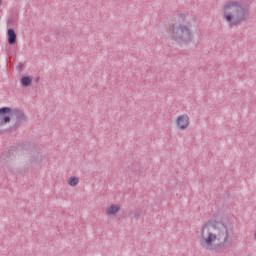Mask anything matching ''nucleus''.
Wrapping results in <instances>:
<instances>
[{"label": "nucleus", "mask_w": 256, "mask_h": 256, "mask_svg": "<svg viewBox=\"0 0 256 256\" xmlns=\"http://www.w3.org/2000/svg\"><path fill=\"white\" fill-rule=\"evenodd\" d=\"M191 126V118L189 114H180L174 119V127L176 131H187Z\"/></svg>", "instance_id": "obj_4"}, {"label": "nucleus", "mask_w": 256, "mask_h": 256, "mask_svg": "<svg viewBox=\"0 0 256 256\" xmlns=\"http://www.w3.org/2000/svg\"><path fill=\"white\" fill-rule=\"evenodd\" d=\"M1 5H3V0H0V7H1Z\"/></svg>", "instance_id": "obj_11"}, {"label": "nucleus", "mask_w": 256, "mask_h": 256, "mask_svg": "<svg viewBox=\"0 0 256 256\" xmlns=\"http://www.w3.org/2000/svg\"><path fill=\"white\" fill-rule=\"evenodd\" d=\"M221 15L229 27H239L249 19V6L241 0H228L222 6Z\"/></svg>", "instance_id": "obj_2"}, {"label": "nucleus", "mask_w": 256, "mask_h": 256, "mask_svg": "<svg viewBox=\"0 0 256 256\" xmlns=\"http://www.w3.org/2000/svg\"><path fill=\"white\" fill-rule=\"evenodd\" d=\"M21 83H22L23 87H29V85H31V83H32L31 77H29V76L22 77Z\"/></svg>", "instance_id": "obj_9"}, {"label": "nucleus", "mask_w": 256, "mask_h": 256, "mask_svg": "<svg viewBox=\"0 0 256 256\" xmlns=\"http://www.w3.org/2000/svg\"><path fill=\"white\" fill-rule=\"evenodd\" d=\"M18 115H20L21 117H24L23 112L18 111Z\"/></svg>", "instance_id": "obj_10"}, {"label": "nucleus", "mask_w": 256, "mask_h": 256, "mask_svg": "<svg viewBox=\"0 0 256 256\" xmlns=\"http://www.w3.org/2000/svg\"><path fill=\"white\" fill-rule=\"evenodd\" d=\"M79 181V177L71 176L67 179V185H69V187H77V185H79Z\"/></svg>", "instance_id": "obj_8"}, {"label": "nucleus", "mask_w": 256, "mask_h": 256, "mask_svg": "<svg viewBox=\"0 0 256 256\" xmlns=\"http://www.w3.org/2000/svg\"><path fill=\"white\" fill-rule=\"evenodd\" d=\"M187 17L180 14L176 20V24H170L167 28V33L175 45H189L193 41V30L191 25L185 23Z\"/></svg>", "instance_id": "obj_3"}, {"label": "nucleus", "mask_w": 256, "mask_h": 256, "mask_svg": "<svg viewBox=\"0 0 256 256\" xmlns=\"http://www.w3.org/2000/svg\"><path fill=\"white\" fill-rule=\"evenodd\" d=\"M119 211H121V204H110L106 207L105 214L108 215V217H115Z\"/></svg>", "instance_id": "obj_6"}, {"label": "nucleus", "mask_w": 256, "mask_h": 256, "mask_svg": "<svg viewBox=\"0 0 256 256\" xmlns=\"http://www.w3.org/2000/svg\"><path fill=\"white\" fill-rule=\"evenodd\" d=\"M229 239V227L225 221L214 217L209 219L200 229V245L207 251L219 253L225 249Z\"/></svg>", "instance_id": "obj_1"}, {"label": "nucleus", "mask_w": 256, "mask_h": 256, "mask_svg": "<svg viewBox=\"0 0 256 256\" xmlns=\"http://www.w3.org/2000/svg\"><path fill=\"white\" fill-rule=\"evenodd\" d=\"M17 42V34L15 33V30L9 29L8 30V43L9 45H15Z\"/></svg>", "instance_id": "obj_7"}, {"label": "nucleus", "mask_w": 256, "mask_h": 256, "mask_svg": "<svg viewBox=\"0 0 256 256\" xmlns=\"http://www.w3.org/2000/svg\"><path fill=\"white\" fill-rule=\"evenodd\" d=\"M11 123V108L3 107L0 109V127Z\"/></svg>", "instance_id": "obj_5"}]
</instances>
